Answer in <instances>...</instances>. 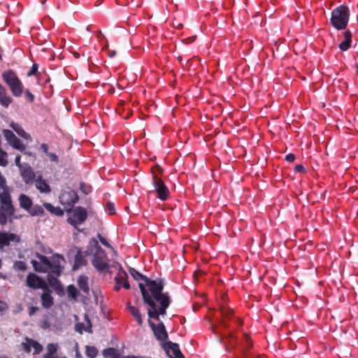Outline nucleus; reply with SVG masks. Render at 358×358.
Listing matches in <instances>:
<instances>
[{"label":"nucleus","instance_id":"obj_1","mask_svg":"<svg viewBox=\"0 0 358 358\" xmlns=\"http://www.w3.org/2000/svg\"><path fill=\"white\" fill-rule=\"evenodd\" d=\"M131 275L136 280H143L148 287L150 293L145 289L143 283H139L138 287L143 295L144 302L148 305V316L159 320V315H165L166 310L169 307L171 300L166 293H163L164 285L160 280H150L137 271L131 269Z\"/></svg>","mask_w":358,"mask_h":358},{"label":"nucleus","instance_id":"obj_2","mask_svg":"<svg viewBox=\"0 0 358 358\" xmlns=\"http://www.w3.org/2000/svg\"><path fill=\"white\" fill-rule=\"evenodd\" d=\"M88 251L93 253L92 264L98 271H102L109 268L108 257L95 238H92L90 241Z\"/></svg>","mask_w":358,"mask_h":358},{"label":"nucleus","instance_id":"obj_3","mask_svg":"<svg viewBox=\"0 0 358 358\" xmlns=\"http://www.w3.org/2000/svg\"><path fill=\"white\" fill-rule=\"evenodd\" d=\"M350 11L347 6H340L331 13V24L336 29H344L348 22Z\"/></svg>","mask_w":358,"mask_h":358},{"label":"nucleus","instance_id":"obj_4","mask_svg":"<svg viewBox=\"0 0 358 358\" xmlns=\"http://www.w3.org/2000/svg\"><path fill=\"white\" fill-rule=\"evenodd\" d=\"M2 77L9 86L13 96H20L22 94L23 85L13 71L9 70L3 72Z\"/></svg>","mask_w":358,"mask_h":358},{"label":"nucleus","instance_id":"obj_5","mask_svg":"<svg viewBox=\"0 0 358 358\" xmlns=\"http://www.w3.org/2000/svg\"><path fill=\"white\" fill-rule=\"evenodd\" d=\"M66 212L68 214L67 222L75 228H77L78 224L83 223L87 217V210L83 207H76L68 210Z\"/></svg>","mask_w":358,"mask_h":358},{"label":"nucleus","instance_id":"obj_6","mask_svg":"<svg viewBox=\"0 0 358 358\" xmlns=\"http://www.w3.org/2000/svg\"><path fill=\"white\" fill-rule=\"evenodd\" d=\"M21 241L20 235L11 232L0 231V249L15 245Z\"/></svg>","mask_w":358,"mask_h":358},{"label":"nucleus","instance_id":"obj_7","mask_svg":"<svg viewBox=\"0 0 358 358\" xmlns=\"http://www.w3.org/2000/svg\"><path fill=\"white\" fill-rule=\"evenodd\" d=\"M26 285L31 289H41L42 290L47 289V287L48 286L45 280L34 273H29L27 275Z\"/></svg>","mask_w":358,"mask_h":358},{"label":"nucleus","instance_id":"obj_8","mask_svg":"<svg viewBox=\"0 0 358 358\" xmlns=\"http://www.w3.org/2000/svg\"><path fill=\"white\" fill-rule=\"evenodd\" d=\"M38 260H31V263L34 270L39 273H46L50 269V259L39 253L36 254Z\"/></svg>","mask_w":358,"mask_h":358},{"label":"nucleus","instance_id":"obj_9","mask_svg":"<svg viewBox=\"0 0 358 358\" xmlns=\"http://www.w3.org/2000/svg\"><path fill=\"white\" fill-rule=\"evenodd\" d=\"M3 134L6 139L7 142L13 148L18 150L21 152H24L26 149L25 145H24L20 140L13 134V131L8 129H3Z\"/></svg>","mask_w":358,"mask_h":358},{"label":"nucleus","instance_id":"obj_10","mask_svg":"<svg viewBox=\"0 0 358 358\" xmlns=\"http://www.w3.org/2000/svg\"><path fill=\"white\" fill-rule=\"evenodd\" d=\"M20 172L23 181L28 185H33L36 178L40 174L39 173L34 171L32 168L28 164H24V166L21 168Z\"/></svg>","mask_w":358,"mask_h":358},{"label":"nucleus","instance_id":"obj_11","mask_svg":"<svg viewBox=\"0 0 358 358\" xmlns=\"http://www.w3.org/2000/svg\"><path fill=\"white\" fill-rule=\"evenodd\" d=\"M64 259L59 255H55L50 259V269L52 273L59 276L63 269L62 263H64Z\"/></svg>","mask_w":358,"mask_h":358},{"label":"nucleus","instance_id":"obj_12","mask_svg":"<svg viewBox=\"0 0 358 358\" xmlns=\"http://www.w3.org/2000/svg\"><path fill=\"white\" fill-rule=\"evenodd\" d=\"M153 185L157 194V197L162 201L166 200L169 196V190L163 180L155 178Z\"/></svg>","mask_w":358,"mask_h":358},{"label":"nucleus","instance_id":"obj_13","mask_svg":"<svg viewBox=\"0 0 358 358\" xmlns=\"http://www.w3.org/2000/svg\"><path fill=\"white\" fill-rule=\"evenodd\" d=\"M78 200V196L75 191H66L59 196L60 203L63 206H72Z\"/></svg>","mask_w":358,"mask_h":358},{"label":"nucleus","instance_id":"obj_14","mask_svg":"<svg viewBox=\"0 0 358 358\" xmlns=\"http://www.w3.org/2000/svg\"><path fill=\"white\" fill-rule=\"evenodd\" d=\"M149 324L155 334V336L159 341H164L168 338L167 332L162 322L155 325L152 322L149 320Z\"/></svg>","mask_w":358,"mask_h":358},{"label":"nucleus","instance_id":"obj_15","mask_svg":"<svg viewBox=\"0 0 358 358\" xmlns=\"http://www.w3.org/2000/svg\"><path fill=\"white\" fill-rule=\"evenodd\" d=\"M119 269L117 276L115 277L116 285L115 289L119 290L122 287L125 289H129L130 286L127 282V274L121 269L119 265H116Z\"/></svg>","mask_w":358,"mask_h":358},{"label":"nucleus","instance_id":"obj_16","mask_svg":"<svg viewBox=\"0 0 358 358\" xmlns=\"http://www.w3.org/2000/svg\"><path fill=\"white\" fill-rule=\"evenodd\" d=\"M22 347L26 352H30L31 348L34 350L35 354H39L43 350V346L39 343L27 337L25 342L22 343Z\"/></svg>","mask_w":358,"mask_h":358},{"label":"nucleus","instance_id":"obj_17","mask_svg":"<svg viewBox=\"0 0 358 358\" xmlns=\"http://www.w3.org/2000/svg\"><path fill=\"white\" fill-rule=\"evenodd\" d=\"M34 184L35 185L36 188L42 194H48L52 191L50 185L43 178L41 173L36 178Z\"/></svg>","mask_w":358,"mask_h":358},{"label":"nucleus","instance_id":"obj_18","mask_svg":"<svg viewBox=\"0 0 358 358\" xmlns=\"http://www.w3.org/2000/svg\"><path fill=\"white\" fill-rule=\"evenodd\" d=\"M164 348L170 358H185L176 343L168 342L165 344Z\"/></svg>","mask_w":358,"mask_h":358},{"label":"nucleus","instance_id":"obj_19","mask_svg":"<svg viewBox=\"0 0 358 358\" xmlns=\"http://www.w3.org/2000/svg\"><path fill=\"white\" fill-rule=\"evenodd\" d=\"M90 253V252L88 251V250L85 252L80 250L77 252V255L75 257V264L73 267V270L78 269L80 266L87 265V260L86 259V256H87Z\"/></svg>","mask_w":358,"mask_h":358},{"label":"nucleus","instance_id":"obj_20","mask_svg":"<svg viewBox=\"0 0 358 358\" xmlns=\"http://www.w3.org/2000/svg\"><path fill=\"white\" fill-rule=\"evenodd\" d=\"M43 293L42 294V295L41 296L42 306L44 308H49L54 303L53 298L51 296V290L49 289V287L48 286L47 289H43Z\"/></svg>","mask_w":358,"mask_h":358},{"label":"nucleus","instance_id":"obj_21","mask_svg":"<svg viewBox=\"0 0 358 358\" xmlns=\"http://www.w3.org/2000/svg\"><path fill=\"white\" fill-rule=\"evenodd\" d=\"M12 101L13 99L8 95L5 87L0 84V104L5 108H8Z\"/></svg>","mask_w":358,"mask_h":358},{"label":"nucleus","instance_id":"obj_22","mask_svg":"<svg viewBox=\"0 0 358 358\" xmlns=\"http://www.w3.org/2000/svg\"><path fill=\"white\" fill-rule=\"evenodd\" d=\"M18 201H19L20 206L22 208H23L24 210H25L27 211L30 210V208L32 206L33 202H32L31 199L29 196H27L24 194H21L18 197Z\"/></svg>","mask_w":358,"mask_h":358},{"label":"nucleus","instance_id":"obj_23","mask_svg":"<svg viewBox=\"0 0 358 358\" xmlns=\"http://www.w3.org/2000/svg\"><path fill=\"white\" fill-rule=\"evenodd\" d=\"M10 127L21 137L27 140H31V136L27 134L22 127L17 123L11 122Z\"/></svg>","mask_w":358,"mask_h":358},{"label":"nucleus","instance_id":"obj_24","mask_svg":"<svg viewBox=\"0 0 358 358\" xmlns=\"http://www.w3.org/2000/svg\"><path fill=\"white\" fill-rule=\"evenodd\" d=\"M352 34L350 31H346L344 33V41L339 45V48L345 51L350 47Z\"/></svg>","mask_w":358,"mask_h":358},{"label":"nucleus","instance_id":"obj_25","mask_svg":"<svg viewBox=\"0 0 358 358\" xmlns=\"http://www.w3.org/2000/svg\"><path fill=\"white\" fill-rule=\"evenodd\" d=\"M128 310L133 317L137 320L138 324L141 326L143 324V319L139 310L132 306H128Z\"/></svg>","mask_w":358,"mask_h":358},{"label":"nucleus","instance_id":"obj_26","mask_svg":"<svg viewBox=\"0 0 358 358\" xmlns=\"http://www.w3.org/2000/svg\"><path fill=\"white\" fill-rule=\"evenodd\" d=\"M87 280L88 279L85 276H80L78 279V285L79 288L86 294H87L90 290Z\"/></svg>","mask_w":358,"mask_h":358},{"label":"nucleus","instance_id":"obj_27","mask_svg":"<svg viewBox=\"0 0 358 358\" xmlns=\"http://www.w3.org/2000/svg\"><path fill=\"white\" fill-rule=\"evenodd\" d=\"M85 318H86V321H87V326L84 325L83 323H79V324H76V329L80 333H82L83 331H88L91 329L92 325L90 324L89 319L87 317L86 315H85Z\"/></svg>","mask_w":358,"mask_h":358},{"label":"nucleus","instance_id":"obj_28","mask_svg":"<svg viewBox=\"0 0 358 358\" xmlns=\"http://www.w3.org/2000/svg\"><path fill=\"white\" fill-rule=\"evenodd\" d=\"M57 348H58L57 344H55V343L48 344L47 346V353L45 354L44 357L45 358V357L55 355V353L57 351Z\"/></svg>","mask_w":358,"mask_h":358},{"label":"nucleus","instance_id":"obj_29","mask_svg":"<svg viewBox=\"0 0 358 358\" xmlns=\"http://www.w3.org/2000/svg\"><path fill=\"white\" fill-rule=\"evenodd\" d=\"M152 182L155 181V178L161 179L160 176L163 173V169L159 166H155L152 169Z\"/></svg>","mask_w":358,"mask_h":358},{"label":"nucleus","instance_id":"obj_30","mask_svg":"<svg viewBox=\"0 0 358 358\" xmlns=\"http://www.w3.org/2000/svg\"><path fill=\"white\" fill-rule=\"evenodd\" d=\"M31 215H42L44 213L43 208L40 206H35L34 207L31 206L30 210L28 211Z\"/></svg>","mask_w":358,"mask_h":358},{"label":"nucleus","instance_id":"obj_31","mask_svg":"<svg viewBox=\"0 0 358 358\" xmlns=\"http://www.w3.org/2000/svg\"><path fill=\"white\" fill-rule=\"evenodd\" d=\"M85 352L88 357L94 358L97 355L98 351L96 348L93 346H87Z\"/></svg>","mask_w":358,"mask_h":358},{"label":"nucleus","instance_id":"obj_32","mask_svg":"<svg viewBox=\"0 0 358 358\" xmlns=\"http://www.w3.org/2000/svg\"><path fill=\"white\" fill-rule=\"evenodd\" d=\"M14 268L18 271H25L27 268V264L22 261H17L14 264Z\"/></svg>","mask_w":358,"mask_h":358},{"label":"nucleus","instance_id":"obj_33","mask_svg":"<svg viewBox=\"0 0 358 358\" xmlns=\"http://www.w3.org/2000/svg\"><path fill=\"white\" fill-rule=\"evenodd\" d=\"M53 274L54 273H52L48 275V282L51 287H57L59 281L55 277L53 276Z\"/></svg>","mask_w":358,"mask_h":358},{"label":"nucleus","instance_id":"obj_34","mask_svg":"<svg viewBox=\"0 0 358 358\" xmlns=\"http://www.w3.org/2000/svg\"><path fill=\"white\" fill-rule=\"evenodd\" d=\"M220 310L224 319L229 318L232 314V310L227 307L221 306Z\"/></svg>","mask_w":358,"mask_h":358},{"label":"nucleus","instance_id":"obj_35","mask_svg":"<svg viewBox=\"0 0 358 358\" xmlns=\"http://www.w3.org/2000/svg\"><path fill=\"white\" fill-rule=\"evenodd\" d=\"M80 190L85 194H89L92 191V187L90 185L85 184L84 182H81L80 185Z\"/></svg>","mask_w":358,"mask_h":358},{"label":"nucleus","instance_id":"obj_36","mask_svg":"<svg viewBox=\"0 0 358 358\" xmlns=\"http://www.w3.org/2000/svg\"><path fill=\"white\" fill-rule=\"evenodd\" d=\"M103 355L105 357H114L115 355V350L113 348L104 350Z\"/></svg>","mask_w":358,"mask_h":358},{"label":"nucleus","instance_id":"obj_37","mask_svg":"<svg viewBox=\"0 0 358 358\" xmlns=\"http://www.w3.org/2000/svg\"><path fill=\"white\" fill-rule=\"evenodd\" d=\"M106 209L109 215H113L115 213L114 204L111 202H108L106 203Z\"/></svg>","mask_w":358,"mask_h":358},{"label":"nucleus","instance_id":"obj_38","mask_svg":"<svg viewBox=\"0 0 358 358\" xmlns=\"http://www.w3.org/2000/svg\"><path fill=\"white\" fill-rule=\"evenodd\" d=\"M43 206L45 208V209L47 210H48L51 213H53V212L56 208V207L53 206L51 203H44Z\"/></svg>","mask_w":358,"mask_h":358},{"label":"nucleus","instance_id":"obj_39","mask_svg":"<svg viewBox=\"0 0 358 358\" xmlns=\"http://www.w3.org/2000/svg\"><path fill=\"white\" fill-rule=\"evenodd\" d=\"M98 238H99L100 242L103 245L112 249L111 245L108 243V241L103 236H101L100 234H98Z\"/></svg>","mask_w":358,"mask_h":358},{"label":"nucleus","instance_id":"obj_40","mask_svg":"<svg viewBox=\"0 0 358 358\" xmlns=\"http://www.w3.org/2000/svg\"><path fill=\"white\" fill-rule=\"evenodd\" d=\"M47 155L49 157V159L50 161L55 162H58L59 159L56 154L49 152V153H48Z\"/></svg>","mask_w":358,"mask_h":358},{"label":"nucleus","instance_id":"obj_41","mask_svg":"<svg viewBox=\"0 0 358 358\" xmlns=\"http://www.w3.org/2000/svg\"><path fill=\"white\" fill-rule=\"evenodd\" d=\"M20 155H17L15 157V163L16 164V166H18L20 171L21 170V168L24 166V164H22L21 162H20Z\"/></svg>","mask_w":358,"mask_h":358},{"label":"nucleus","instance_id":"obj_42","mask_svg":"<svg viewBox=\"0 0 358 358\" xmlns=\"http://www.w3.org/2000/svg\"><path fill=\"white\" fill-rule=\"evenodd\" d=\"M25 96L27 97V99L30 101V102H32L34 101V96L29 91V90H26L25 91Z\"/></svg>","mask_w":358,"mask_h":358},{"label":"nucleus","instance_id":"obj_43","mask_svg":"<svg viewBox=\"0 0 358 358\" xmlns=\"http://www.w3.org/2000/svg\"><path fill=\"white\" fill-rule=\"evenodd\" d=\"M3 211H1V216H0V223L5 224L6 222L7 218L11 217L12 215H7L5 216L3 215Z\"/></svg>","mask_w":358,"mask_h":358},{"label":"nucleus","instance_id":"obj_44","mask_svg":"<svg viewBox=\"0 0 358 358\" xmlns=\"http://www.w3.org/2000/svg\"><path fill=\"white\" fill-rule=\"evenodd\" d=\"M226 339L227 340L228 343H229V345L230 347H233L234 346V336H233V334H229L228 335V336L226 338Z\"/></svg>","mask_w":358,"mask_h":358},{"label":"nucleus","instance_id":"obj_45","mask_svg":"<svg viewBox=\"0 0 358 358\" xmlns=\"http://www.w3.org/2000/svg\"><path fill=\"white\" fill-rule=\"evenodd\" d=\"M52 214L57 216H62L64 215V212L59 207H56Z\"/></svg>","mask_w":358,"mask_h":358},{"label":"nucleus","instance_id":"obj_46","mask_svg":"<svg viewBox=\"0 0 358 358\" xmlns=\"http://www.w3.org/2000/svg\"><path fill=\"white\" fill-rule=\"evenodd\" d=\"M285 159L287 162H292L295 159V156L293 154H288V155H286Z\"/></svg>","mask_w":358,"mask_h":358},{"label":"nucleus","instance_id":"obj_47","mask_svg":"<svg viewBox=\"0 0 358 358\" xmlns=\"http://www.w3.org/2000/svg\"><path fill=\"white\" fill-rule=\"evenodd\" d=\"M294 169L295 171L299 173H303L305 171L304 167L301 164L296 165Z\"/></svg>","mask_w":358,"mask_h":358},{"label":"nucleus","instance_id":"obj_48","mask_svg":"<svg viewBox=\"0 0 358 358\" xmlns=\"http://www.w3.org/2000/svg\"><path fill=\"white\" fill-rule=\"evenodd\" d=\"M37 71V66L36 64H34L30 71L27 73L28 76H32L36 73Z\"/></svg>","mask_w":358,"mask_h":358},{"label":"nucleus","instance_id":"obj_49","mask_svg":"<svg viewBox=\"0 0 358 358\" xmlns=\"http://www.w3.org/2000/svg\"><path fill=\"white\" fill-rule=\"evenodd\" d=\"M41 148L42 149V150L46 154L48 155V153H49L48 152V146L47 144H45V143H43L41 145Z\"/></svg>","mask_w":358,"mask_h":358},{"label":"nucleus","instance_id":"obj_50","mask_svg":"<svg viewBox=\"0 0 358 358\" xmlns=\"http://www.w3.org/2000/svg\"><path fill=\"white\" fill-rule=\"evenodd\" d=\"M38 310V308L37 307H31L29 308V314L30 315H33L34 314H35V313Z\"/></svg>","mask_w":358,"mask_h":358},{"label":"nucleus","instance_id":"obj_51","mask_svg":"<svg viewBox=\"0 0 358 358\" xmlns=\"http://www.w3.org/2000/svg\"><path fill=\"white\" fill-rule=\"evenodd\" d=\"M7 308V305L3 301H0V310H3Z\"/></svg>","mask_w":358,"mask_h":358},{"label":"nucleus","instance_id":"obj_52","mask_svg":"<svg viewBox=\"0 0 358 358\" xmlns=\"http://www.w3.org/2000/svg\"><path fill=\"white\" fill-rule=\"evenodd\" d=\"M116 52L115 50H108V55L110 57H113L115 55Z\"/></svg>","mask_w":358,"mask_h":358},{"label":"nucleus","instance_id":"obj_53","mask_svg":"<svg viewBox=\"0 0 358 358\" xmlns=\"http://www.w3.org/2000/svg\"><path fill=\"white\" fill-rule=\"evenodd\" d=\"M97 37L98 38L101 37V38H105V36L102 34L101 31H97Z\"/></svg>","mask_w":358,"mask_h":358},{"label":"nucleus","instance_id":"obj_54","mask_svg":"<svg viewBox=\"0 0 358 358\" xmlns=\"http://www.w3.org/2000/svg\"><path fill=\"white\" fill-rule=\"evenodd\" d=\"M245 343H246V344H248L249 345H250V342H249V338L248 336H245Z\"/></svg>","mask_w":358,"mask_h":358},{"label":"nucleus","instance_id":"obj_55","mask_svg":"<svg viewBox=\"0 0 358 358\" xmlns=\"http://www.w3.org/2000/svg\"><path fill=\"white\" fill-rule=\"evenodd\" d=\"M45 358H59V357L56 355H53V356L45 357Z\"/></svg>","mask_w":358,"mask_h":358},{"label":"nucleus","instance_id":"obj_56","mask_svg":"<svg viewBox=\"0 0 358 358\" xmlns=\"http://www.w3.org/2000/svg\"><path fill=\"white\" fill-rule=\"evenodd\" d=\"M356 73L358 75V64H356Z\"/></svg>","mask_w":358,"mask_h":358},{"label":"nucleus","instance_id":"obj_57","mask_svg":"<svg viewBox=\"0 0 358 358\" xmlns=\"http://www.w3.org/2000/svg\"><path fill=\"white\" fill-rule=\"evenodd\" d=\"M71 289H73V291H75V290H76V289H75V287H69V290H71Z\"/></svg>","mask_w":358,"mask_h":358},{"label":"nucleus","instance_id":"obj_58","mask_svg":"<svg viewBox=\"0 0 358 358\" xmlns=\"http://www.w3.org/2000/svg\"><path fill=\"white\" fill-rule=\"evenodd\" d=\"M108 44L107 43V44L105 45V47L103 48V49H107V48H108Z\"/></svg>","mask_w":358,"mask_h":358},{"label":"nucleus","instance_id":"obj_59","mask_svg":"<svg viewBox=\"0 0 358 358\" xmlns=\"http://www.w3.org/2000/svg\"><path fill=\"white\" fill-rule=\"evenodd\" d=\"M222 324L223 325L226 326V324H225V322H224V321L222 322Z\"/></svg>","mask_w":358,"mask_h":358},{"label":"nucleus","instance_id":"obj_60","mask_svg":"<svg viewBox=\"0 0 358 358\" xmlns=\"http://www.w3.org/2000/svg\"><path fill=\"white\" fill-rule=\"evenodd\" d=\"M1 265H2V262H1V260L0 259V268L1 267Z\"/></svg>","mask_w":358,"mask_h":358},{"label":"nucleus","instance_id":"obj_61","mask_svg":"<svg viewBox=\"0 0 358 358\" xmlns=\"http://www.w3.org/2000/svg\"><path fill=\"white\" fill-rule=\"evenodd\" d=\"M63 358H66V357H63Z\"/></svg>","mask_w":358,"mask_h":358}]
</instances>
